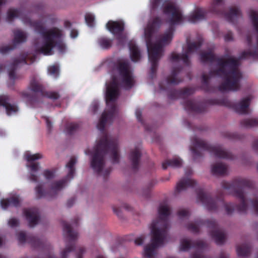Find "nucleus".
Listing matches in <instances>:
<instances>
[{
    "mask_svg": "<svg viewBox=\"0 0 258 258\" xmlns=\"http://www.w3.org/2000/svg\"><path fill=\"white\" fill-rule=\"evenodd\" d=\"M201 225H206L211 229L210 235L217 244H222L224 242L225 234L218 228L215 220H197L195 223H190L187 224V228L191 232L197 233L199 232V227Z\"/></svg>",
    "mask_w": 258,
    "mask_h": 258,
    "instance_id": "11",
    "label": "nucleus"
},
{
    "mask_svg": "<svg viewBox=\"0 0 258 258\" xmlns=\"http://www.w3.org/2000/svg\"><path fill=\"white\" fill-rule=\"evenodd\" d=\"M85 22L89 27L94 26L95 17L91 13H87L85 15Z\"/></svg>",
    "mask_w": 258,
    "mask_h": 258,
    "instance_id": "41",
    "label": "nucleus"
},
{
    "mask_svg": "<svg viewBox=\"0 0 258 258\" xmlns=\"http://www.w3.org/2000/svg\"><path fill=\"white\" fill-rule=\"evenodd\" d=\"M113 211L114 213L119 218L122 217V214L120 208L113 207Z\"/></svg>",
    "mask_w": 258,
    "mask_h": 258,
    "instance_id": "54",
    "label": "nucleus"
},
{
    "mask_svg": "<svg viewBox=\"0 0 258 258\" xmlns=\"http://www.w3.org/2000/svg\"><path fill=\"white\" fill-rule=\"evenodd\" d=\"M120 94L119 85L116 78L113 77L112 80L108 84H106V90L105 94L106 103L108 109L102 114L97 127L101 132H103L107 122H112L115 112L116 111V105L115 102Z\"/></svg>",
    "mask_w": 258,
    "mask_h": 258,
    "instance_id": "6",
    "label": "nucleus"
},
{
    "mask_svg": "<svg viewBox=\"0 0 258 258\" xmlns=\"http://www.w3.org/2000/svg\"><path fill=\"white\" fill-rule=\"evenodd\" d=\"M236 251L239 256L246 257L250 253L251 247L249 244L244 243L237 246Z\"/></svg>",
    "mask_w": 258,
    "mask_h": 258,
    "instance_id": "37",
    "label": "nucleus"
},
{
    "mask_svg": "<svg viewBox=\"0 0 258 258\" xmlns=\"http://www.w3.org/2000/svg\"><path fill=\"white\" fill-rule=\"evenodd\" d=\"M33 26L42 38V44L38 49V52L45 55H49L51 54L52 49L55 47L61 53L66 51V45L61 40L62 35L61 30L53 27L46 30L40 21L33 22Z\"/></svg>",
    "mask_w": 258,
    "mask_h": 258,
    "instance_id": "5",
    "label": "nucleus"
},
{
    "mask_svg": "<svg viewBox=\"0 0 258 258\" xmlns=\"http://www.w3.org/2000/svg\"><path fill=\"white\" fill-rule=\"evenodd\" d=\"M75 201H76V199L75 198H72L70 199L67 203V207L68 208L71 207L74 205Z\"/></svg>",
    "mask_w": 258,
    "mask_h": 258,
    "instance_id": "57",
    "label": "nucleus"
},
{
    "mask_svg": "<svg viewBox=\"0 0 258 258\" xmlns=\"http://www.w3.org/2000/svg\"><path fill=\"white\" fill-rule=\"evenodd\" d=\"M223 8V0H214L210 8V11L216 14L224 16L227 21L230 23H234L235 19L241 15V13L237 7H231L229 12L226 13L222 9Z\"/></svg>",
    "mask_w": 258,
    "mask_h": 258,
    "instance_id": "14",
    "label": "nucleus"
},
{
    "mask_svg": "<svg viewBox=\"0 0 258 258\" xmlns=\"http://www.w3.org/2000/svg\"><path fill=\"white\" fill-rule=\"evenodd\" d=\"M21 15L20 9H10L7 12V21L11 22L14 18L21 17Z\"/></svg>",
    "mask_w": 258,
    "mask_h": 258,
    "instance_id": "38",
    "label": "nucleus"
},
{
    "mask_svg": "<svg viewBox=\"0 0 258 258\" xmlns=\"http://www.w3.org/2000/svg\"><path fill=\"white\" fill-rule=\"evenodd\" d=\"M128 47L131 52V58L133 61H138L141 57L140 51L139 48L133 41L128 43Z\"/></svg>",
    "mask_w": 258,
    "mask_h": 258,
    "instance_id": "35",
    "label": "nucleus"
},
{
    "mask_svg": "<svg viewBox=\"0 0 258 258\" xmlns=\"http://www.w3.org/2000/svg\"><path fill=\"white\" fill-rule=\"evenodd\" d=\"M194 92V89L188 88L180 90L171 89L168 92V97L171 100L178 98H184L193 94Z\"/></svg>",
    "mask_w": 258,
    "mask_h": 258,
    "instance_id": "27",
    "label": "nucleus"
},
{
    "mask_svg": "<svg viewBox=\"0 0 258 258\" xmlns=\"http://www.w3.org/2000/svg\"><path fill=\"white\" fill-rule=\"evenodd\" d=\"M162 10L163 13L169 17L168 22L170 26L161 39L156 42L160 43L162 48L164 45L168 44L171 41L174 31V25L182 23L185 19L179 8L170 1H165L162 6Z\"/></svg>",
    "mask_w": 258,
    "mask_h": 258,
    "instance_id": "7",
    "label": "nucleus"
},
{
    "mask_svg": "<svg viewBox=\"0 0 258 258\" xmlns=\"http://www.w3.org/2000/svg\"><path fill=\"white\" fill-rule=\"evenodd\" d=\"M116 69L120 80L125 89H131L134 84V80L127 62H119L117 63Z\"/></svg>",
    "mask_w": 258,
    "mask_h": 258,
    "instance_id": "16",
    "label": "nucleus"
},
{
    "mask_svg": "<svg viewBox=\"0 0 258 258\" xmlns=\"http://www.w3.org/2000/svg\"><path fill=\"white\" fill-rule=\"evenodd\" d=\"M36 58V55L35 54H33L32 56H29L27 53L22 54L21 56V58H16L11 66V68L9 73L10 78L13 80L16 79L15 71L19 63H24L25 64H31L35 61Z\"/></svg>",
    "mask_w": 258,
    "mask_h": 258,
    "instance_id": "21",
    "label": "nucleus"
},
{
    "mask_svg": "<svg viewBox=\"0 0 258 258\" xmlns=\"http://www.w3.org/2000/svg\"><path fill=\"white\" fill-rule=\"evenodd\" d=\"M240 124L242 127L246 128L258 126L257 119H245L240 121Z\"/></svg>",
    "mask_w": 258,
    "mask_h": 258,
    "instance_id": "40",
    "label": "nucleus"
},
{
    "mask_svg": "<svg viewBox=\"0 0 258 258\" xmlns=\"http://www.w3.org/2000/svg\"><path fill=\"white\" fill-rule=\"evenodd\" d=\"M142 156L141 151L139 147H136L132 150L129 155V160L131 162L132 167L134 171H138Z\"/></svg>",
    "mask_w": 258,
    "mask_h": 258,
    "instance_id": "28",
    "label": "nucleus"
},
{
    "mask_svg": "<svg viewBox=\"0 0 258 258\" xmlns=\"http://www.w3.org/2000/svg\"><path fill=\"white\" fill-rule=\"evenodd\" d=\"M206 15V11L203 8H198L196 9L193 14L188 17V21L194 23L198 21L205 19Z\"/></svg>",
    "mask_w": 258,
    "mask_h": 258,
    "instance_id": "33",
    "label": "nucleus"
},
{
    "mask_svg": "<svg viewBox=\"0 0 258 258\" xmlns=\"http://www.w3.org/2000/svg\"><path fill=\"white\" fill-rule=\"evenodd\" d=\"M252 148L255 151H258V140L253 142L252 144Z\"/></svg>",
    "mask_w": 258,
    "mask_h": 258,
    "instance_id": "61",
    "label": "nucleus"
},
{
    "mask_svg": "<svg viewBox=\"0 0 258 258\" xmlns=\"http://www.w3.org/2000/svg\"><path fill=\"white\" fill-rule=\"evenodd\" d=\"M252 206L255 213L258 215V196L251 201Z\"/></svg>",
    "mask_w": 258,
    "mask_h": 258,
    "instance_id": "48",
    "label": "nucleus"
},
{
    "mask_svg": "<svg viewBox=\"0 0 258 258\" xmlns=\"http://www.w3.org/2000/svg\"><path fill=\"white\" fill-rule=\"evenodd\" d=\"M145 238V236L144 235H142L140 237L137 238L135 240V244L137 245H141L143 243Z\"/></svg>",
    "mask_w": 258,
    "mask_h": 258,
    "instance_id": "52",
    "label": "nucleus"
},
{
    "mask_svg": "<svg viewBox=\"0 0 258 258\" xmlns=\"http://www.w3.org/2000/svg\"><path fill=\"white\" fill-rule=\"evenodd\" d=\"M113 39L107 37H101L98 39V43L100 47L104 49H109L112 45Z\"/></svg>",
    "mask_w": 258,
    "mask_h": 258,
    "instance_id": "39",
    "label": "nucleus"
},
{
    "mask_svg": "<svg viewBox=\"0 0 258 258\" xmlns=\"http://www.w3.org/2000/svg\"><path fill=\"white\" fill-rule=\"evenodd\" d=\"M78 32L76 29H72L71 31V37L73 38H75L78 36Z\"/></svg>",
    "mask_w": 258,
    "mask_h": 258,
    "instance_id": "58",
    "label": "nucleus"
},
{
    "mask_svg": "<svg viewBox=\"0 0 258 258\" xmlns=\"http://www.w3.org/2000/svg\"><path fill=\"white\" fill-rule=\"evenodd\" d=\"M206 247V243L202 240H194L183 238L180 240L179 249L180 251H186L190 248H196L197 251L191 254V258H211L209 256H205L202 250Z\"/></svg>",
    "mask_w": 258,
    "mask_h": 258,
    "instance_id": "15",
    "label": "nucleus"
},
{
    "mask_svg": "<svg viewBox=\"0 0 258 258\" xmlns=\"http://www.w3.org/2000/svg\"><path fill=\"white\" fill-rule=\"evenodd\" d=\"M184 109L188 111L202 113L206 110V105L203 103H196L193 100H186L183 103Z\"/></svg>",
    "mask_w": 258,
    "mask_h": 258,
    "instance_id": "26",
    "label": "nucleus"
},
{
    "mask_svg": "<svg viewBox=\"0 0 258 258\" xmlns=\"http://www.w3.org/2000/svg\"><path fill=\"white\" fill-rule=\"evenodd\" d=\"M17 237L20 243L23 244L27 241L34 248H41L44 250L51 249V247L50 244L32 235L26 236L24 232L21 231L18 233Z\"/></svg>",
    "mask_w": 258,
    "mask_h": 258,
    "instance_id": "18",
    "label": "nucleus"
},
{
    "mask_svg": "<svg viewBox=\"0 0 258 258\" xmlns=\"http://www.w3.org/2000/svg\"><path fill=\"white\" fill-rule=\"evenodd\" d=\"M170 210L166 205H161L158 209L159 216L151 224L152 234L151 243L144 247V255L147 258H153L156 254L157 248L162 245L167 236L169 228L168 217Z\"/></svg>",
    "mask_w": 258,
    "mask_h": 258,
    "instance_id": "4",
    "label": "nucleus"
},
{
    "mask_svg": "<svg viewBox=\"0 0 258 258\" xmlns=\"http://www.w3.org/2000/svg\"><path fill=\"white\" fill-rule=\"evenodd\" d=\"M202 43L203 41L201 39L196 42H187V48L186 52L182 54L172 53L170 57V60L172 62H178L179 60H182L185 65L189 66L190 65L189 54L198 50L202 46Z\"/></svg>",
    "mask_w": 258,
    "mask_h": 258,
    "instance_id": "17",
    "label": "nucleus"
},
{
    "mask_svg": "<svg viewBox=\"0 0 258 258\" xmlns=\"http://www.w3.org/2000/svg\"><path fill=\"white\" fill-rule=\"evenodd\" d=\"M161 0H152V9H156L159 6Z\"/></svg>",
    "mask_w": 258,
    "mask_h": 258,
    "instance_id": "55",
    "label": "nucleus"
},
{
    "mask_svg": "<svg viewBox=\"0 0 258 258\" xmlns=\"http://www.w3.org/2000/svg\"><path fill=\"white\" fill-rule=\"evenodd\" d=\"M226 137L229 139H235L236 138V135L230 133H227L226 134Z\"/></svg>",
    "mask_w": 258,
    "mask_h": 258,
    "instance_id": "62",
    "label": "nucleus"
},
{
    "mask_svg": "<svg viewBox=\"0 0 258 258\" xmlns=\"http://www.w3.org/2000/svg\"><path fill=\"white\" fill-rule=\"evenodd\" d=\"M30 89L35 93L32 96L27 92L22 93L23 97L27 99L28 101L32 105L35 103L40 102L43 97H47L53 100H56L60 97L59 94L56 92H47L45 90L43 86L36 79L33 78L30 81Z\"/></svg>",
    "mask_w": 258,
    "mask_h": 258,
    "instance_id": "10",
    "label": "nucleus"
},
{
    "mask_svg": "<svg viewBox=\"0 0 258 258\" xmlns=\"http://www.w3.org/2000/svg\"><path fill=\"white\" fill-rule=\"evenodd\" d=\"M192 173L190 168H187L185 170V175L186 177L182 178L177 183L176 190L180 192L185 190L188 187H194L197 185V181L188 177Z\"/></svg>",
    "mask_w": 258,
    "mask_h": 258,
    "instance_id": "23",
    "label": "nucleus"
},
{
    "mask_svg": "<svg viewBox=\"0 0 258 258\" xmlns=\"http://www.w3.org/2000/svg\"><path fill=\"white\" fill-rule=\"evenodd\" d=\"M226 41H230L233 40V34L231 31H228L224 36Z\"/></svg>",
    "mask_w": 258,
    "mask_h": 258,
    "instance_id": "53",
    "label": "nucleus"
},
{
    "mask_svg": "<svg viewBox=\"0 0 258 258\" xmlns=\"http://www.w3.org/2000/svg\"><path fill=\"white\" fill-rule=\"evenodd\" d=\"M48 73L50 75L53 76L55 78H57L59 76V69L56 66H51L48 68Z\"/></svg>",
    "mask_w": 258,
    "mask_h": 258,
    "instance_id": "44",
    "label": "nucleus"
},
{
    "mask_svg": "<svg viewBox=\"0 0 258 258\" xmlns=\"http://www.w3.org/2000/svg\"><path fill=\"white\" fill-rule=\"evenodd\" d=\"M211 171L214 175L223 176L227 174V166L222 163H217L212 165Z\"/></svg>",
    "mask_w": 258,
    "mask_h": 258,
    "instance_id": "34",
    "label": "nucleus"
},
{
    "mask_svg": "<svg viewBox=\"0 0 258 258\" xmlns=\"http://www.w3.org/2000/svg\"><path fill=\"white\" fill-rule=\"evenodd\" d=\"M109 154L113 163H118L119 161L118 154V143L117 139L109 138L107 135H104L97 143L92 156L91 166L94 171L98 175H102L104 180L109 175L111 168H108L103 171L105 165V156Z\"/></svg>",
    "mask_w": 258,
    "mask_h": 258,
    "instance_id": "3",
    "label": "nucleus"
},
{
    "mask_svg": "<svg viewBox=\"0 0 258 258\" xmlns=\"http://www.w3.org/2000/svg\"><path fill=\"white\" fill-rule=\"evenodd\" d=\"M24 214L28 221L29 227H33L38 224L40 220L39 212L38 208H32L25 209Z\"/></svg>",
    "mask_w": 258,
    "mask_h": 258,
    "instance_id": "25",
    "label": "nucleus"
},
{
    "mask_svg": "<svg viewBox=\"0 0 258 258\" xmlns=\"http://www.w3.org/2000/svg\"><path fill=\"white\" fill-rule=\"evenodd\" d=\"M79 127V124L76 123L68 124L66 127L67 132L69 135H72Z\"/></svg>",
    "mask_w": 258,
    "mask_h": 258,
    "instance_id": "43",
    "label": "nucleus"
},
{
    "mask_svg": "<svg viewBox=\"0 0 258 258\" xmlns=\"http://www.w3.org/2000/svg\"><path fill=\"white\" fill-rule=\"evenodd\" d=\"M64 26L66 28H70L72 26V23L69 21H66L64 23Z\"/></svg>",
    "mask_w": 258,
    "mask_h": 258,
    "instance_id": "63",
    "label": "nucleus"
},
{
    "mask_svg": "<svg viewBox=\"0 0 258 258\" xmlns=\"http://www.w3.org/2000/svg\"><path fill=\"white\" fill-rule=\"evenodd\" d=\"M182 67L178 66L173 69L170 75L168 76L165 81V85L163 82H160L159 84V88L162 91H166L170 85H176L183 81V78L178 77L179 73L182 70Z\"/></svg>",
    "mask_w": 258,
    "mask_h": 258,
    "instance_id": "19",
    "label": "nucleus"
},
{
    "mask_svg": "<svg viewBox=\"0 0 258 258\" xmlns=\"http://www.w3.org/2000/svg\"><path fill=\"white\" fill-rule=\"evenodd\" d=\"M26 160L30 162L29 165H27V167L30 168L31 171L29 176V179L33 181L36 182L38 181V177L33 172L37 171L39 168V165L38 163L34 162V161L41 159L42 155L40 153H36L35 154H31L30 153H26L25 155Z\"/></svg>",
    "mask_w": 258,
    "mask_h": 258,
    "instance_id": "20",
    "label": "nucleus"
},
{
    "mask_svg": "<svg viewBox=\"0 0 258 258\" xmlns=\"http://www.w3.org/2000/svg\"><path fill=\"white\" fill-rule=\"evenodd\" d=\"M115 39L117 40V46H123L126 41V36L123 35L122 33L116 34Z\"/></svg>",
    "mask_w": 258,
    "mask_h": 258,
    "instance_id": "42",
    "label": "nucleus"
},
{
    "mask_svg": "<svg viewBox=\"0 0 258 258\" xmlns=\"http://www.w3.org/2000/svg\"><path fill=\"white\" fill-rule=\"evenodd\" d=\"M251 57L254 60H258V49L254 51H244L242 52L239 58L228 56L226 58L217 57L212 51L202 52L201 54V60L203 62H217L218 68L210 71L209 75H202V88L206 92L212 91L209 85L211 77L217 76L224 81L219 86L218 89L221 92L226 91H236L240 89V81L242 75L238 67L239 59Z\"/></svg>",
    "mask_w": 258,
    "mask_h": 258,
    "instance_id": "1",
    "label": "nucleus"
},
{
    "mask_svg": "<svg viewBox=\"0 0 258 258\" xmlns=\"http://www.w3.org/2000/svg\"><path fill=\"white\" fill-rule=\"evenodd\" d=\"M10 100L9 95H0V106H2L5 108L8 115H11L12 114L17 112L18 110L16 105L9 103Z\"/></svg>",
    "mask_w": 258,
    "mask_h": 258,
    "instance_id": "29",
    "label": "nucleus"
},
{
    "mask_svg": "<svg viewBox=\"0 0 258 258\" xmlns=\"http://www.w3.org/2000/svg\"><path fill=\"white\" fill-rule=\"evenodd\" d=\"M161 24V19L159 17H155L153 19L151 23L149 24V25L152 26L155 29L159 28Z\"/></svg>",
    "mask_w": 258,
    "mask_h": 258,
    "instance_id": "47",
    "label": "nucleus"
},
{
    "mask_svg": "<svg viewBox=\"0 0 258 258\" xmlns=\"http://www.w3.org/2000/svg\"><path fill=\"white\" fill-rule=\"evenodd\" d=\"M55 173V169L44 170L43 171V175L47 180L52 179L54 177Z\"/></svg>",
    "mask_w": 258,
    "mask_h": 258,
    "instance_id": "46",
    "label": "nucleus"
},
{
    "mask_svg": "<svg viewBox=\"0 0 258 258\" xmlns=\"http://www.w3.org/2000/svg\"><path fill=\"white\" fill-rule=\"evenodd\" d=\"M251 98L248 96L243 98L239 103L234 104L226 98L220 99H212L208 100L207 103L211 105H218L232 108L239 114L248 113V108Z\"/></svg>",
    "mask_w": 258,
    "mask_h": 258,
    "instance_id": "13",
    "label": "nucleus"
},
{
    "mask_svg": "<svg viewBox=\"0 0 258 258\" xmlns=\"http://www.w3.org/2000/svg\"><path fill=\"white\" fill-rule=\"evenodd\" d=\"M246 41L247 45L250 47L252 44V37L250 35H248L246 37Z\"/></svg>",
    "mask_w": 258,
    "mask_h": 258,
    "instance_id": "59",
    "label": "nucleus"
},
{
    "mask_svg": "<svg viewBox=\"0 0 258 258\" xmlns=\"http://www.w3.org/2000/svg\"><path fill=\"white\" fill-rule=\"evenodd\" d=\"M8 224L10 226L12 227H15L18 225L19 221L18 220V219L16 218H11L9 220L8 222Z\"/></svg>",
    "mask_w": 258,
    "mask_h": 258,
    "instance_id": "51",
    "label": "nucleus"
},
{
    "mask_svg": "<svg viewBox=\"0 0 258 258\" xmlns=\"http://www.w3.org/2000/svg\"><path fill=\"white\" fill-rule=\"evenodd\" d=\"M221 185L223 188L229 190L230 193L239 199L240 202V204L236 205L233 203H224L222 197L213 198L205 193L201 188L196 189L198 200L204 204L210 211H217V203L219 201L224 204L225 211L228 215H231L234 211H236L240 214H245L248 206L243 189L246 188H252L254 186L253 182L246 178L237 177L231 182L223 181L221 183Z\"/></svg>",
    "mask_w": 258,
    "mask_h": 258,
    "instance_id": "2",
    "label": "nucleus"
},
{
    "mask_svg": "<svg viewBox=\"0 0 258 258\" xmlns=\"http://www.w3.org/2000/svg\"><path fill=\"white\" fill-rule=\"evenodd\" d=\"M85 251L83 247H80L79 248V251L77 253V258H83L82 254Z\"/></svg>",
    "mask_w": 258,
    "mask_h": 258,
    "instance_id": "56",
    "label": "nucleus"
},
{
    "mask_svg": "<svg viewBox=\"0 0 258 258\" xmlns=\"http://www.w3.org/2000/svg\"><path fill=\"white\" fill-rule=\"evenodd\" d=\"M136 115L138 121L144 125L145 129L146 131H150L151 129L148 125L144 124V122L142 117V111L140 109H137L136 110Z\"/></svg>",
    "mask_w": 258,
    "mask_h": 258,
    "instance_id": "45",
    "label": "nucleus"
},
{
    "mask_svg": "<svg viewBox=\"0 0 258 258\" xmlns=\"http://www.w3.org/2000/svg\"><path fill=\"white\" fill-rule=\"evenodd\" d=\"M107 29L113 35H116L124 31L123 23L118 21H109L106 25Z\"/></svg>",
    "mask_w": 258,
    "mask_h": 258,
    "instance_id": "31",
    "label": "nucleus"
},
{
    "mask_svg": "<svg viewBox=\"0 0 258 258\" xmlns=\"http://www.w3.org/2000/svg\"><path fill=\"white\" fill-rule=\"evenodd\" d=\"M182 161L179 158L175 157L172 159L165 160L162 163V168L166 169L168 167L173 168H179L182 166Z\"/></svg>",
    "mask_w": 258,
    "mask_h": 258,
    "instance_id": "36",
    "label": "nucleus"
},
{
    "mask_svg": "<svg viewBox=\"0 0 258 258\" xmlns=\"http://www.w3.org/2000/svg\"><path fill=\"white\" fill-rule=\"evenodd\" d=\"M76 163V158L74 157H72L70 161L66 165V167L69 169V172L67 176L60 180L52 182L49 190L46 191L43 189L42 184H38L35 188L36 198L40 199L43 198H46L48 199H50L55 198L58 192L65 186L68 180L73 178L75 173L74 166Z\"/></svg>",
    "mask_w": 258,
    "mask_h": 258,
    "instance_id": "8",
    "label": "nucleus"
},
{
    "mask_svg": "<svg viewBox=\"0 0 258 258\" xmlns=\"http://www.w3.org/2000/svg\"><path fill=\"white\" fill-rule=\"evenodd\" d=\"M155 29L152 26L148 25L147 29L145 30V34L146 39V44L148 52L152 50L156 46H160V50H162V46L160 43H153L152 42V37Z\"/></svg>",
    "mask_w": 258,
    "mask_h": 258,
    "instance_id": "30",
    "label": "nucleus"
},
{
    "mask_svg": "<svg viewBox=\"0 0 258 258\" xmlns=\"http://www.w3.org/2000/svg\"><path fill=\"white\" fill-rule=\"evenodd\" d=\"M42 118L45 121L46 127H47L48 131L49 133L51 132L53 126H52V123L51 121H50L49 118L46 116H43Z\"/></svg>",
    "mask_w": 258,
    "mask_h": 258,
    "instance_id": "49",
    "label": "nucleus"
},
{
    "mask_svg": "<svg viewBox=\"0 0 258 258\" xmlns=\"http://www.w3.org/2000/svg\"><path fill=\"white\" fill-rule=\"evenodd\" d=\"M63 234L66 238V248L61 252V258H67L68 254L74 251L76 247V242L78 236L77 231L73 230L71 224L62 222ZM47 258H57L53 255L49 254Z\"/></svg>",
    "mask_w": 258,
    "mask_h": 258,
    "instance_id": "12",
    "label": "nucleus"
},
{
    "mask_svg": "<svg viewBox=\"0 0 258 258\" xmlns=\"http://www.w3.org/2000/svg\"><path fill=\"white\" fill-rule=\"evenodd\" d=\"M229 256L225 253L224 252L222 251L221 252L219 258H228Z\"/></svg>",
    "mask_w": 258,
    "mask_h": 258,
    "instance_id": "64",
    "label": "nucleus"
},
{
    "mask_svg": "<svg viewBox=\"0 0 258 258\" xmlns=\"http://www.w3.org/2000/svg\"><path fill=\"white\" fill-rule=\"evenodd\" d=\"M20 201L18 197L13 196L7 199H3L1 201V207L7 209L10 206L18 207L20 206Z\"/></svg>",
    "mask_w": 258,
    "mask_h": 258,
    "instance_id": "32",
    "label": "nucleus"
},
{
    "mask_svg": "<svg viewBox=\"0 0 258 258\" xmlns=\"http://www.w3.org/2000/svg\"><path fill=\"white\" fill-rule=\"evenodd\" d=\"M189 211L186 209H181L178 211L177 214L180 218H184L189 216Z\"/></svg>",
    "mask_w": 258,
    "mask_h": 258,
    "instance_id": "50",
    "label": "nucleus"
},
{
    "mask_svg": "<svg viewBox=\"0 0 258 258\" xmlns=\"http://www.w3.org/2000/svg\"><path fill=\"white\" fill-rule=\"evenodd\" d=\"M192 146L190 150L193 154L194 159L196 161L199 158L203 157L202 153L199 149L208 151L213 154L216 158L233 159V155L230 152L224 150L220 146H211L205 141L194 137L191 139Z\"/></svg>",
    "mask_w": 258,
    "mask_h": 258,
    "instance_id": "9",
    "label": "nucleus"
},
{
    "mask_svg": "<svg viewBox=\"0 0 258 258\" xmlns=\"http://www.w3.org/2000/svg\"><path fill=\"white\" fill-rule=\"evenodd\" d=\"M14 38L13 40V45H6L0 47V53L3 54H6L10 51L13 50L18 43L25 42L26 40V36L20 30H16L14 32Z\"/></svg>",
    "mask_w": 258,
    "mask_h": 258,
    "instance_id": "24",
    "label": "nucleus"
},
{
    "mask_svg": "<svg viewBox=\"0 0 258 258\" xmlns=\"http://www.w3.org/2000/svg\"><path fill=\"white\" fill-rule=\"evenodd\" d=\"M148 52V57L151 63L150 70V76L153 78L156 75L158 60L161 56L162 50H160V46H156L152 50H149Z\"/></svg>",
    "mask_w": 258,
    "mask_h": 258,
    "instance_id": "22",
    "label": "nucleus"
},
{
    "mask_svg": "<svg viewBox=\"0 0 258 258\" xmlns=\"http://www.w3.org/2000/svg\"><path fill=\"white\" fill-rule=\"evenodd\" d=\"M155 184V182L154 181H152L151 182V183H150V185L149 186H148V189H147V195H146V197H148L149 194H150V189H151V188Z\"/></svg>",
    "mask_w": 258,
    "mask_h": 258,
    "instance_id": "60",
    "label": "nucleus"
}]
</instances>
